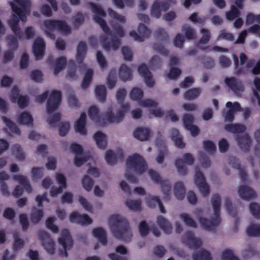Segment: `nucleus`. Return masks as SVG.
<instances>
[{
    "instance_id": "f257e3e1",
    "label": "nucleus",
    "mask_w": 260,
    "mask_h": 260,
    "mask_svg": "<svg viewBox=\"0 0 260 260\" xmlns=\"http://www.w3.org/2000/svg\"><path fill=\"white\" fill-rule=\"evenodd\" d=\"M88 5L90 6L92 12L95 14L93 16L94 21L100 25L103 31L108 36L111 38L110 42H109L108 38L106 36L104 35L100 37V39L103 44V48L107 51H109L111 49L113 50H118L120 45V40L114 35L107 25L106 22L101 17H106V12L101 6L92 2L89 3Z\"/></svg>"
},
{
    "instance_id": "f03ea898",
    "label": "nucleus",
    "mask_w": 260,
    "mask_h": 260,
    "mask_svg": "<svg viewBox=\"0 0 260 260\" xmlns=\"http://www.w3.org/2000/svg\"><path fill=\"white\" fill-rule=\"evenodd\" d=\"M20 8L13 3L11 2L10 5L12 11L17 15H13L8 20V24L14 33L15 35L19 39H23V33L19 27V19L23 22L26 21V14L29 12L30 3L28 0H14Z\"/></svg>"
},
{
    "instance_id": "7ed1b4c3",
    "label": "nucleus",
    "mask_w": 260,
    "mask_h": 260,
    "mask_svg": "<svg viewBox=\"0 0 260 260\" xmlns=\"http://www.w3.org/2000/svg\"><path fill=\"white\" fill-rule=\"evenodd\" d=\"M109 224L113 236L116 239L127 242L131 241L132 234L127 220L118 214L111 215Z\"/></svg>"
},
{
    "instance_id": "20e7f679",
    "label": "nucleus",
    "mask_w": 260,
    "mask_h": 260,
    "mask_svg": "<svg viewBox=\"0 0 260 260\" xmlns=\"http://www.w3.org/2000/svg\"><path fill=\"white\" fill-rule=\"evenodd\" d=\"M215 217L211 220L204 217H199V221L201 226L205 230L210 231L214 227L217 226L220 223V207L221 206V198L218 194H214L211 199Z\"/></svg>"
},
{
    "instance_id": "39448f33",
    "label": "nucleus",
    "mask_w": 260,
    "mask_h": 260,
    "mask_svg": "<svg viewBox=\"0 0 260 260\" xmlns=\"http://www.w3.org/2000/svg\"><path fill=\"white\" fill-rule=\"evenodd\" d=\"M44 25L46 28L45 31L46 35L51 39L55 38L54 35L52 33L54 31H58L66 34L71 32V28L63 21L57 20H46L43 22Z\"/></svg>"
},
{
    "instance_id": "423d86ee",
    "label": "nucleus",
    "mask_w": 260,
    "mask_h": 260,
    "mask_svg": "<svg viewBox=\"0 0 260 260\" xmlns=\"http://www.w3.org/2000/svg\"><path fill=\"white\" fill-rule=\"evenodd\" d=\"M126 165L127 169L139 175L143 174L147 169L146 161L142 156L137 153L128 157L126 161Z\"/></svg>"
},
{
    "instance_id": "0eeeda50",
    "label": "nucleus",
    "mask_w": 260,
    "mask_h": 260,
    "mask_svg": "<svg viewBox=\"0 0 260 260\" xmlns=\"http://www.w3.org/2000/svg\"><path fill=\"white\" fill-rule=\"evenodd\" d=\"M58 243L63 247V250H60V255L63 257L68 256L67 250L72 247L73 241L67 229L63 230L60 234V237L58 239Z\"/></svg>"
},
{
    "instance_id": "6e6552de",
    "label": "nucleus",
    "mask_w": 260,
    "mask_h": 260,
    "mask_svg": "<svg viewBox=\"0 0 260 260\" xmlns=\"http://www.w3.org/2000/svg\"><path fill=\"white\" fill-rule=\"evenodd\" d=\"M121 108L122 109L117 112L116 116L110 108L108 111L104 113V116L110 123H119L123 120L125 113L129 110V105L128 104H122Z\"/></svg>"
},
{
    "instance_id": "1a4fd4ad",
    "label": "nucleus",
    "mask_w": 260,
    "mask_h": 260,
    "mask_svg": "<svg viewBox=\"0 0 260 260\" xmlns=\"http://www.w3.org/2000/svg\"><path fill=\"white\" fill-rule=\"evenodd\" d=\"M62 95L60 91L53 90L48 99L46 105L47 112L48 114L53 113L56 110L61 103Z\"/></svg>"
},
{
    "instance_id": "9d476101",
    "label": "nucleus",
    "mask_w": 260,
    "mask_h": 260,
    "mask_svg": "<svg viewBox=\"0 0 260 260\" xmlns=\"http://www.w3.org/2000/svg\"><path fill=\"white\" fill-rule=\"evenodd\" d=\"M194 158L190 153H185L182 158H177L175 161V165L177 169L178 172L181 175H185L187 174V170L185 165L191 166L193 164Z\"/></svg>"
},
{
    "instance_id": "9b49d317",
    "label": "nucleus",
    "mask_w": 260,
    "mask_h": 260,
    "mask_svg": "<svg viewBox=\"0 0 260 260\" xmlns=\"http://www.w3.org/2000/svg\"><path fill=\"white\" fill-rule=\"evenodd\" d=\"M148 173L153 181L160 185L161 190L166 197H169L171 190V185L169 181L168 180H162L159 175L153 170H150Z\"/></svg>"
},
{
    "instance_id": "f8f14e48",
    "label": "nucleus",
    "mask_w": 260,
    "mask_h": 260,
    "mask_svg": "<svg viewBox=\"0 0 260 260\" xmlns=\"http://www.w3.org/2000/svg\"><path fill=\"white\" fill-rule=\"evenodd\" d=\"M38 237L46 251L50 254H53L55 251V243L50 235L44 231H39Z\"/></svg>"
},
{
    "instance_id": "ddd939ff",
    "label": "nucleus",
    "mask_w": 260,
    "mask_h": 260,
    "mask_svg": "<svg viewBox=\"0 0 260 260\" xmlns=\"http://www.w3.org/2000/svg\"><path fill=\"white\" fill-rule=\"evenodd\" d=\"M194 181L202 195L207 197L209 194L210 188L205 181L204 174L200 170H196Z\"/></svg>"
},
{
    "instance_id": "4468645a",
    "label": "nucleus",
    "mask_w": 260,
    "mask_h": 260,
    "mask_svg": "<svg viewBox=\"0 0 260 260\" xmlns=\"http://www.w3.org/2000/svg\"><path fill=\"white\" fill-rule=\"evenodd\" d=\"M138 32V34L136 31L132 30L129 32V36L133 38L135 41L140 42H143L149 38L151 34L150 30L142 23L139 25Z\"/></svg>"
},
{
    "instance_id": "2eb2a0df",
    "label": "nucleus",
    "mask_w": 260,
    "mask_h": 260,
    "mask_svg": "<svg viewBox=\"0 0 260 260\" xmlns=\"http://www.w3.org/2000/svg\"><path fill=\"white\" fill-rule=\"evenodd\" d=\"M169 8L170 4L168 2L155 0L151 8V15L156 18H159L161 12H166Z\"/></svg>"
},
{
    "instance_id": "dca6fc26",
    "label": "nucleus",
    "mask_w": 260,
    "mask_h": 260,
    "mask_svg": "<svg viewBox=\"0 0 260 260\" xmlns=\"http://www.w3.org/2000/svg\"><path fill=\"white\" fill-rule=\"evenodd\" d=\"M46 44L43 39L37 38L35 39L32 45V52L36 60L43 58L45 50Z\"/></svg>"
},
{
    "instance_id": "f3484780",
    "label": "nucleus",
    "mask_w": 260,
    "mask_h": 260,
    "mask_svg": "<svg viewBox=\"0 0 260 260\" xmlns=\"http://www.w3.org/2000/svg\"><path fill=\"white\" fill-rule=\"evenodd\" d=\"M11 101L12 103H17L20 108H24L29 103L27 96H22L19 94V91L17 87H13L12 90Z\"/></svg>"
},
{
    "instance_id": "a211bd4d",
    "label": "nucleus",
    "mask_w": 260,
    "mask_h": 260,
    "mask_svg": "<svg viewBox=\"0 0 260 260\" xmlns=\"http://www.w3.org/2000/svg\"><path fill=\"white\" fill-rule=\"evenodd\" d=\"M183 241L192 249H199L202 244L201 240L195 237L194 234L191 231H187L185 233Z\"/></svg>"
},
{
    "instance_id": "6ab92c4d",
    "label": "nucleus",
    "mask_w": 260,
    "mask_h": 260,
    "mask_svg": "<svg viewBox=\"0 0 260 260\" xmlns=\"http://www.w3.org/2000/svg\"><path fill=\"white\" fill-rule=\"evenodd\" d=\"M226 85L234 92H241L244 90L242 82L235 77H226L224 79Z\"/></svg>"
},
{
    "instance_id": "aec40b11",
    "label": "nucleus",
    "mask_w": 260,
    "mask_h": 260,
    "mask_svg": "<svg viewBox=\"0 0 260 260\" xmlns=\"http://www.w3.org/2000/svg\"><path fill=\"white\" fill-rule=\"evenodd\" d=\"M70 221L81 225H89L92 223V220L87 214H80L77 212H72L70 216Z\"/></svg>"
},
{
    "instance_id": "412c9836",
    "label": "nucleus",
    "mask_w": 260,
    "mask_h": 260,
    "mask_svg": "<svg viewBox=\"0 0 260 260\" xmlns=\"http://www.w3.org/2000/svg\"><path fill=\"white\" fill-rule=\"evenodd\" d=\"M236 140L241 150L245 152L249 151L251 143V140L247 134L237 135Z\"/></svg>"
},
{
    "instance_id": "4be33fe9",
    "label": "nucleus",
    "mask_w": 260,
    "mask_h": 260,
    "mask_svg": "<svg viewBox=\"0 0 260 260\" xmlns=\"http://www.w3.org/2000/svg\"><path fill=\"white\" fill-rule=\"evenodd\" d=\"M238 193L240 198L244 200H250L256 197L253 189L246 185H242L239 187Z\"/></svg>"
},
{
    "instance_id": "5701e85b",
    "label": "nucleus",
    "mask_w": 260,
    "mask_h": 260,
    "mask_svg": "<svg viewBox=\"0 0 260 260\" xmlns=\"http://www.w3.org/2000/svg\"><path fill=\"white\" fill-rule=\"evenodd\" d=\"M229 161L233 168L239 170L241 181L243 183L246 182L247 180V175L245 171L240 168L239 159L235 156H231L229 158Z\"/></svg>"
},
{
    "instance_id": "b1692460",
    "label": "nucleus",
    "mask_w": 260,
    "mask_h": 260,
    "mask_svg": "<svg viewBox=\"0 0 260 260\" xmlns=\"http://www.w3.org/2000/svg\"><path fill=\"white\" fill-rule=\"evenodd\" d=\"M86 123V114L82 113L79 119L76 121L75 125V129L76 132L82 135H85L87 134V130L85 127Z\"/></svg>"
},
{
    "instance_id": "393cba45",
    "label": "nucleus",
    "mask_w": 260,
    "mask_h": 260,
    "mask_svg": "<svg viewBox=\"0 0 260 260\" xmlns=\"http://www.w3.org/2000/svg\"><path fill=\"white\" fill-rule=\"evenodd\" d=\"M150 131L147 128L138 127L134 132L135 138L141 141L147 140L150 137Z\"/></svg>"
},
{
    "instance_id": "a878e982",
    "label": "nucleus",
    "mask_w": 260,
    "mask_h": 260,
    "mask_svg": "<svg viewBox=\"0 0 260 260\" xmlns=\"http://www.w3.org/2000/svg\"><path fill=\"white\" fill-rule=\"evenodd\" d=\"M156 222L165 234H170L172 233V227L170 223L163 216L161 215L157 216Z\"/></svg>"
},
{
    "instance_id": "bb28decb",
    "label": "nucleus",
    "mask_w": 260,
    "mask_h": 260,
    "mask_svg": "<svg viewBox=\"0 0 260 260\" xmlns=\"http://www.w3.org/2000/svg\"><path fill=\"white\" fill-rule=\"evenodd\" d=\"M87 51L86 45L85 42H80L77 48L76 61L81 64L83 62Z\"/></svg>"
},
{
    "instance_id": "cd10ccee",
    "label": "nucleus",
    "mask_w": 260,
    "mask_h": 260,
    "mask_svg": "<svg viewBox=\"0 0 260 260\" xmlns=\"http://www.w3.org/2000/svg\"><path fill=\"white\" fill-rule=\"evenodd\" d=\"M92 234L103 245L107 244V237L106 232L102 228H97L92 230Z\"/></svg>"
},
{
    "instance_id": "c85d7f7f",
    "label": "nucleus",
    "mask_w": 260,
    "mask_h": 260,
    "mask_svg": "<svg viewBox=\"0 0 260 260\" xmlns=\"http://www.w3.org/2000/svg\"><path fill=\"white\" fill-rule=\"evenodd\" d=\"M224 129L227 132L234 134H238L245 132L246 129V127L242 124L230 123L225 125Z\"/></svg>"
},
{
    "instance_id": "c756f323",
    "label": "nucleus",
    "mask_w": 260,
    "mask_h": 260,
    "mask_svg": "<svg viewBox=\"0 0 260 260\" xmlns=\"http://www.w3.org/2000/svg\"><path fill=\"white\" fill-rule=\"evenodd\" d=\"M119 76L123 81L130 80L132 79V71L125 64H122L119 68Z\"/></svg>"
},
{
    "instance_id": "7c9ffc66",
    "label": "nucleus",
    "mask_w": 260,
    "mask_h": 260,
    "mask_svg": "<svg viewBox=\"0 0 260 260\" xmlns=\"http://www.w3.org/2000/svg\"><path fill=\"white\" fill-rule=\"evenodd\" d=\"M93 139L96 142L98 148L101 149H105L106 148L107 142L105 134L101 132H98L94 135Z\"/></svg>"
},
{
    "instance_id": "2f4dec72",
    "label": "nucleus",
    "mask_w": 260,
    "mask_h": 260,
    "mask_svg": "<svg viewBox=\"0 0 260 260\" xmlns=\"http://www.w3.org/2000/svg\"><path fill=\"white\" fill-rule=\"evenodd\" d=\"M174 193L177 199L183 200L185 197V188L183 183L178 182L174 185Z\"/></svg>"
},
{
    "instance_id": "473e14b6",
    "label": "nucleus",
    "mask_w": 260,
    "mask_h": 260,
    "mask_svg": "<svg viewBox=\"0 0 260 260\" xmlns=\"http://www.w3.org/2000/svg\"><path fill=\"white\" fill-rule=\"evenodd\" d=\"M13 179L18 182L28 193L31 192V187L26 177L21 175H16L13 176Z\"/></svg>"
},
{
    "instance_id": "72a5a7b5",
    "label": "nucleus",
    "mask_w": 260,
    "mask_h": 260,
    "mask_svg": "<svg viewBox=\"0 0 260 260\" xmlns=\"http://www.w3.org/2000/svg\"><path fill=\"white\" fill-rule=\"evenodd\" d=\"M202 89L200 87L193 88L187 90L184 94V98L188 101L195 100L200 96Z\"/></svg>"
},
{
    "instance_id": "f704fd0d",
    "label": "nucleus",
    "mask_w": 260,
    "mask_h": 260,
    "mask_svg": "<svg viewBox=\"0 0 260 260\" xmlns=\"http://www.w3.org/2000/svg\"><path fill=\"white\" fill-rule=\"evenodd\" d=\"M171 139L174 142L175 146L182 149L185 147V143L180 137L179 131L176 129H173L171 132Z\"/></svg>"
},
{
    "instance_id": "c9c22d12",
    "label": "nucleus",
    "mask_w": 260,
    "mask_h": 260,
    "mask_svg": "<svg viewBox=\"0 0 260 260\" xmlns=\"http://www.w3.org/2000/svg\"><path fill=\"white\" fill-rule=\"evenodd\" d=\"M18 122L20 124L32 125L33 118L29 113L24 112L19 115Z\"/></svg>"
},
{
    "instance_id": "e433bc0d",
    "label": "nucleus",
    "mask_w": 260,
    "mask_h": 260,
    "mask_svg": "<svg viewBox=\"0 0 260 260\" xmlns=\"http://www.w3.org/2000/svg\"><path fill=\"white\" fill-rule=\"evenodd\" d=\"M67 65V59L64 57H60L55 60L54 69V74L57 75L60 71L63 70Z\"/></svg>"
},
{
    "instance_id": "4c0bfd02",
    "label": "nucleus",
    "mask_w": 260,
    "mask_h": 260,
    "mask_svg": "<svg viewBox=\"0 0 260 260\" xmlns=\"http://www.w3.org/2000/svg\"><path fill=\"white\" fill-rule=\"evenodd\" d=\"M94 91L95 96L100 102H103L105 101L107 95V91L104 85L96 86Z\"/></svg>"
},
{
    "instance_id": "58836bf2",
    "label": "nucleus",
    "mask_w": 260,
    "mask_h": 260,
    "mask_svg": "<svg viewBox=\"0 0 260 260\" xmlns=\"http://www.w3.org/2000/svg\"><path fill=\"white\" fill-rule=\"evenodd\" d=\"M93 72L92 70L88 69L84 75L81 83V87L83 89H87L90 85L92 80Z\"/></svg>"
},
{
    "instance_id": "ea45409f",
    "label": "nucleus",
    "mask_w": 260,
    "mask_h": 260,
    "mask_svg": "<svg viewBox=\"0 0 260 260\" xmlns=\"http://www.w3.org/2000/svg\"><path fill=\"white\" fill-rule=\"evenodd\" d=\"M3 121L6 124L7 127L13 133L20 135L21 131L18 126L10 119L5 116L2 117Z\"/></svg>"
},
{
    "instance_id": "a19ab883",
    "label": "nucleus",
    "mask_w": 260,
    "mask_h": 260,
    "mask_svg": "<svg viewBox=\"0 0 260 260\" xmlns=\"http://www.w3.org/2000/svg\"><path fill=\"white\" fill-rule=\"evenodd\" d=\"M142 202L140 200H128L125 202V205L127 208L134 211H139L141 209Z\"/></svg>"
},
{
    "instance_id": "79ce46f5",
    "label": "nucleus",
    "mask_w": 260,
    "mask_h": 260,
    "mask_svg": "<svg viewBox=\"0 0 260 260\" xmlns=\"http://www.w3.org/2000/svg\"><path fill=\"white\" fill-rule=\"evenodd\" d=\"M192 257L193 260H211L210 253L204 249L193 253Z\"/></svg>"
},
{
    "instance_id": "37998d69",
    "label": "nucleus",
    "mask_w": 260,
    "mask_h": 260,
    "mask_svg": "<svg viewBox=\"0 0 260 260\" xmlns=\"http://www.w3.org/2000/svg\"><path fill=\"white\" fill-rule=\"evenodd\" d=\"M246 233L249 237H260V225L252 224L246 230Z\"/></svg>"
},
{
    "instance_id": "c03bdc74",
    "label": "nucleus",
    "mask_w": 260,
    "mask_h": 260,
    "mask_svg": "<svg viewBox=\"0 0 260 260\" xmlns=\"http://www.w3.org/2000/svg\"><path fill=\"white\" fill-rule=\"evenodd\" d=\"M180 217L187 226L197 228V225L196 221L187 213H181Z\"/></svg>"
},
{
    "instance_id": "a18cd8bd",
    "label": "nucleus",
    "mask_w": 260,
    "mask_h": 260,
    "mask_svg": "<svg viewBox=\"0 0 260 260\" xmlns=\"http://www.w3.org/2000/svg\"><path fill=\"white\" fill-rule=\"evenodd\" d=\"M240 15L239 10L234 6L231 7V9L225 13L226 18L230 21H232L239 17Z\"/></svg>"
},
{
    "instance_id": "49530a36",
    "label": "nucleus",
    "mask_w": 260,
    "mask_h": 260,
    "mask_svg": "<svg viewBox=\"0 0 260 260\" xmlns=\"http://www.w3.org/2000/svg\"><path fill=\"white\" fill-rule=\"evenodd\" d=\"M88 115L92 120L97 122L100 121L99 109L96 106H92L89 108Z\"/></svg>"
},
{
    "instance_id": "de8ad7c7",
    "label": "nucleus",
    "mask_w": 260,
    "mask_h": 260,
    "mask_svg": "<svg viewBox=\"0 0 260 260\" xmlns=\"http://www.w3.org/2000/svg\"><path fill=\"white\" fill-rule=\"evenodd\" d=\"M116 83V72L115 70H111L107 78V84L110 89H113Z\"/></svg>"
},
{
    "instance_id": "09e8293b",
    "label": "nucleus",
    "mask_w": 260,
    "mask_h": 260,
    "mask_svg": "<svg viewBox=\"0 0 260 260\" xmlns=\"http://www.w3.org/2000/svg\"><path fill=\"white\" fill-rule=\"evenodd\" d=\"M130 98L134 101H140L143 97V92L142 89L135 87L131 91Z\"/></svg>"
},
{
    "instance_id": "8fccbe9b",
    "label": "nucleus",
    "mask_w": 260,
    "mask_h": 260,
    "mask_svg": "<svg viewBox=\"0 0 260 260\" xmlns=\"http://www.w3.org/2000/svg\"><path fill=\"white\" fill-rule=\"evenodd\" d=\"M12 149L13 154L15 155L16 157L18 159L23 160L25 159L24 153L21 147L19 145L16 144L13 145Z\"/></svg>"
},
{
    "instance_id": "3c124183",
    "label": "nucleus",
    "mask_w": 260,
    "mask_h": 260,
    "mask_svg": "<svg viewBox=\"0 0 260 260\" xmlns=\"http://www.w3.org/2000/svg\"><path fill=\"white\" fill-rule=\"evenodd\" d=\"M202 37L199 40L198 43L200 44H206L210 40L211 34L210 31L206 28H202L200 30Z\"/></svg>"
},
{
    "instance_id": "603ef678",
    "label": "nucleus",
    "mask_w": 260,
    "mask_h": 260,
    "mask_svg": "<svg viewBox=\"0 0 260 260\" xmlns=\"http://www.w3.org/2000/svg\"><path fill=\"white\" fill-rule=\"evenodd\" d=\"M249 210L252 216L257 219H260V206L256 203L249 205Z\"/></svg>"
},
{
    "instance_id": "864d4df0",
    "label": "nucleus",
    "mask_w": 260,
    "mask_h": 260,
    "mask_svg": "<svg viewBox=\"0 0 260 260\" xmlns=\"http://www.w3.org/2000/svg\"><path fill=\"white\" fill-rule=\"evenodd\" d=\"M105 159L108 164L114 165L117 162V156L112 150H108L105 154Z\"/></svg>"
},
{
    "instance_id": "5fc2aeb1",
    "label": "nucleus",
    "mask_w": 260,
    "mask_h": 260,
    "mask_svg": "<svg viewBox=\"0 0 260 260\" xmlns=\"http://www.w3.org/2000/svg\"><path fill=\"white\" fill-rule=\"evenodd\" d=\"M82 185L84 188L87 191H90L93 185V180L87 175H85L82 179Z\"/></svg>"
},
{
    "instance_id": "6e6d98bb",
    "label": "nucleus",
    "mask_w": 260,
    "mask_h": 260,
    "mask_svg": "<svg viewBox=\"0 0 260 260\" xmlns=\"http://www.w3.org/2000/svg\"><path fill=\"white\" fill-rule=\"evenodd\" d=\"M44 213L42 210H38L31 214L30 220L32 223H38L42 218Z\"/></svg>"
},
{
    "instance_id": "4d7b16f0",
    "label": "nucleus",
    "mask_w": 260,
    "mask_h": 260,
    "mask_svg": "<svg viewBox=\"0 0 260 260\" xmlns=\"http://www.w3.org/2000/svg\"><path fill=\"white\" fill-rule=\"evenodd\" d=\"M108 12L110 17L112 19L121 23H124L125 22V18L124 16L118 14L112 9H108Z\"/></svg>"
},
{
    "instance_id": "13d9d810",
    "label": "nucleus",
    "mask_w": 260,
    "mask_h": 260,
    "mask_svg": "<svg viewBox=\"0 0 260 260\" xmlns=\"http://www.w3.org/2000/svg\"><path fill=\"white\" fill-rule=\"evenodd\" d=\"M70 128V124L69 122H61L59 127V134L61 137H64L68 133Z\"/></svg>"
},
{
    "instance_id": "bf43d9fd",
    "label": "nucleus",
    "mask_w": 260,
    "mask_h": 260,
    "mask_svg": "<svg viewBox=\"0 0 260 260\" xmlns=\"http://www.w3.org/2000/svg\"><path fill=\"white\" fill-rule=\"evenodd\" d=\"M54 220L55 218L53 217L48 218L46 221V226L53 233H57L58 232V228L54 224Z\"/></svg>"
},
{
    "instance_id": "052dcab7",
    "label": "nucleus",
    "mask_w": 260,
    "mask_h": 260,
    "mask_svg": "<svg viewBox=\"0 0 260 260\" xmlns=\"http://www.w3.org/2000/svg\"><path fill=\"white\" fill-rule=\"evenodd\" d=\"M201 59L203 60L204 66L206 69H211L215 66L214 61L211 57L203 56Z\"/></svg>"
},
{
    "instance_id": "680f3d73",
    "label": "nucleus",
    "mask_w": 260,
    "mask_h": 260,
    "mask_svg": "<svg viewBox=\"0 0 260 260\" xmlns=\"http://www.w3.org/2000/svg\"><path fill=\"white\" fill-rule=\"evenodd\" d=\"M96 60L101 69H104L107 67V61L101 51L96 52Z\"/></svg>"
},
{
    "instance_id": "e2e57ef3",
    "label": "nucleus",
    "mask_w": 260,
    "mask_h": 260,
    "mask_svg": "<svg viewBox=\"0 0 260 260\" xmlns=\"http://www.w3.org/2000/svg\"><path fill=\"white\" fill-rule=\"evenodd\" d=\"M139 231L142 236L145 237L149 233L150 227L148 226L145 221H142L139 224Z\"/></svg>"
},
{
    "instance_id": "0e129e2a",
    "label": "nucleus",
    "mask_w": 260,
    "mask_h": 260,
    "mask_svg": "<svg viewBox=\"0 0 260 260\" xmlns=\"http://www.w3.org/2000/svg\"><path fill=\"white\" fill-rule=\"evenodd\" d=\"M20 223L22 226L23 231L25 232L29 227V222L26 214H21L19 216Z\"/></svg>"
},
{
    "instance_id": "69168bd1",
    "label": "nucleus",
    "mask_w": 260,
    "mask_h": 260,
    "mask_svg": "<svg viewBox=\"0 0 260 260\" xmlns=\"http://www.w3.org/2000/svg\"><path fill=\"white\" fill-rule=\"evenodd\" d=\"M182 120L184 127L186 129L189 126L193 125L192 123L194 121V117L191 114H185L183 116Z\"/></svg>"
},
{
    "instance_id": "338daca9",
    "label": "nucleus",
    "mask_w": 260,
    "mask_h": 260,
    "mask_svg": "<svg viewBox=\"0 0 260 260\" xmlns=\"http://www.w3.org/2000/svg\"><path fill=\"white\" fill-rule=\"evenodd\" d=\"M56 180L59 185L64 188L67 187V179L65 176L61 173H56L55 174Z\"/></svg>"
},
{
    "instance_id": "774afa93",
    "label": "nucleus",
    "mask_w": 260,
    "mask_h": 260,
    "mask_svg": "<svg viewBox=\"0 0 260 260\" xmlns=\"http://www.w3.org/2000/svg\"><path fill=\"white\" fill-rule=\"evenodd\" d=\"M222 260H239V259L234 256L232 250L226 249L222 253Z\"/></svg>"
}]
</instances>
